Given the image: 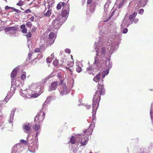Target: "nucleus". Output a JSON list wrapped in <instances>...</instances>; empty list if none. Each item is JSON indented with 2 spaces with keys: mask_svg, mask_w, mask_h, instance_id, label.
I'll return each mask as SVG.
<instances>
[{
  "mask_svg": "<svg viewBox=\"0 0 153 153\" xmlns=\"http://www.w3.org/2000/svg\"><path fill=\"white\" fill-rule=\"evenodd\" d=\"M97 87V90L95 92L92 100V107L93 110L97 109L99 105L101 95H104L105 93V90L104 88L103 84H100L99 82Z\"/></svg>",
  "mask_w": 153,
  "mask_h": 153,
  "instance_id": "nucleus-1",
  "label": "nucleus"
},
{
  "mask_svg": "<svg viewBox=\"0 0 153 153\" xmlns=\"http://www.w3.org/2000/svg\"><path fill=\"white\" fill-rule=\"evenodd\" d=\"M60 16L57 17L52 22V25L55 29H57L59 28L62 23H61Z\"/></svg>",
  "mask_w": 153,
  "mask_h": 153,
  "instance_id": "nucleus-2",
  "label": "nucleus"
},
{
  "mask_svg": "<svg viewBox=\"0 0 153 153\" xmlns=\"http://www.w3.org/2000/svg\"><path fill=\"white\" fill-rule=\"evenodd\" d=\"M70 5L68 4L65 5L62 10V17H65L67 16L69 12Z\"/></svg>",
  "mask_w": 153,
  "mask_h": 153,
  "instance_id": "nucleus-3",
  "label": "nucleus"
},
{
  "mask_svg": "<svg viewBox=\"0 0 153 153\" xmlns=\"http://www.w3.org/2000/svg\"><path fill=\"white\" fill-rule=\"evenodd\" d=\"M19 69H18L17 68H15L12 71L11 73V83H14L16 81V79L15 78L16 76L18 71Z\"/></svg>",
  "mask_w": 153,
  "mask_h": 153,
  "instance_id": "nucleus-4",
  "label": "nucleus"
},
{
  "mask_svg": "<svg viewBox=\"0 0 153 153\" xmlns=\"http://www.w3.org/2000/svg\"><path fill=\"white\" fill-rule=\"evenodd\" d=\"M5 32L9 31H12V33H10V35L12 36L13 34H15L17 30V28L15 26L8 27L4 29Z\"/></svg>",
  "mask_w": 153,
  "mask_h": 153,
  "instance_id": "nucleus-5",
  "label": "nucleus"
},
{
  "mask_svg": "<svg viewBox=\"0 0 153 153\" xmlns=\"http://www.w3.org/2000/svg\"><path fill=\"white\" fill-rule=\"evenodd\" d=\"M31 125L30 123L24 124L23 129L25 132L29 134L31 129Z\"/></svg>",
  "mask_w": 153,
  "mask_h": 153,
  "instance_id": "nucleus-6",
  "label": "nucleus"
},
{
  "mask_svg": "<svg viewBox=\"0 0 153 153\" xmlns=\"http://www.w3.org/2000/svg\"><path fill=\"white\" fill-rule=\"evenodd\" d=\"M20 144L18 143L15 145L13 148V150L11 153H18L17 149H20L21 151H22L23 149V147L20 146Z\"/></svg>",
  "mask_w": 153,
  "mask_h": 153,
  "instance_id": "nucleus-7",
  "label": "nucleus"
},
{
  "mask_svg": "<svg viewBox=\"0 0 153 153\" xmlns=\"http://www.w3.org/2000/svg\"><path fill=\"white\" fill-rule=\"evenodd\" d=\"M60 89L61 91H60V92L61 95H63L68 93L67 87L65 84H64L62 86Z\"/></svg>",
  "mask_w": 153,
  "mask_h": 153,
  "instance_id": "nucleus-8",
  "label": "nucleus"
},
{
  "mask_svg": "<svg viewBox=\"0 0 153 153\" xmlns=\"http://www.w3.org/2000/svg\"><path fill=\"white\" fill-rule=\"evenodd\" d=\"M57 82H54L52 83L51 85L49 86L48 91H51L52 90H55L57 88Z\"/></svg>",
  "mask_w": 153,
  "mask_h": 153,
  "instance_id": "nucleus-9",
  "label": "nucleus"
},
{
  "mask_svg": "<svg viewBox=\"0 0 153 153\" xmlns=\"http://www.w3.org/2000/svg\"><path fill=\"white\" fill-rule=\"evenodd\" d=\"M40 115V114L39 113L35 117L34 119V121L35 122H36L38 120L39 121V122H41L44 120L45 118V113L43 112L42 114V119H40L39 118Z\"/></svg>",
  "mask_w": 153,
  "mask_h": 153,
  "instance_id": "nucleus-10",
  "label": "nucleus"
},
{
  "mask_svg": "<svg viewBox=\"0 0 153 153\" xmlns=\"http://www.w3.org/2000/svg\"><path fill=\"white\" fill-rule=\"evenodd\" d=\"M49 39L51 42V44L54 42L56 36L55 33L52 32H51L49 35Z\"/></svg>",
  "mask_w": 153,
  "mask_h": 153,
  "instance_id": "nucleus-11",
  "label": "nucleus"
},
{
  "mask_svg": "<svg viewBox=\"0 0 153 153\" xmlns=\"http://www.w3.org/2000/svg\"><path fill=\"white\" fill-rule=\"evenodd\" d=\"M16 110V108H14L11 111V113L10 116V120H9L10 123H11L13 119V117Z\"/></svg>",
  "mask_w": 153,
  "mask_h": 153,
  "instance_id": "nucleus-12",
  "label": "nucleus"
},
{
  "mask_svg": "<svg viewBox=\"0 0 153 153\" xmlns=\"http://www.w3.org/2000/svg\"><path fill=\"white\" fill-rule=\"evenodd\" d=\"M109 68L106 69L105 71H103L102 73V82L103 81V79L104 78L105 76L107 75L109 72Z\"/></svg>",
  "mask_w": 153,
  "mask_h": 153,
  "instance_id": "nucleus-13",
  "label": "nucleus"
},
{
  "mask_svg": "<svg viewBox=\"0 0 153 153\" xmlns=\"http://www.w3.org/2000/svg\"><path fill=\"white\" fill-rule=\"evenodd\" d=\"M62 63L63 62L62 61L59 62L57 60H55L53 61V64L55 66H60L62 65Z\"/></svg>",
  "mask_w": 153,
  "mask_h": 153,
  "instance_id": "nucleus-14",
  "label": "nucleus"
},
{
  "mask_svg": "<svg viewBox=\"0 0 153 153\" xmlns=\"http://www.w3.org/2000/svg\"><path fill=\"white\" fill-rule=\"evenodd\" d=\"M97 109H94V110L93 109L92 113V121L94 125L95 123V120L96 119V110Z\"/></svg>",
  "mask_w": 153,
  "mask_h": 153,
  "instance_id": "nucleus-15",
  "label": "nucleus"
},
{
  "mask_svg": "<svg viewBox=\"0 0 153 153\" xmlns=\"http://www.w3.org/2000/svg\"><path fill=\"white\" fill-rule=\"evenodd\" d=\"M101 75L100 73H99L94 78L93 80L96 82H98L100 79Z\"/></svg>",
  "mask_w": 153,
  "mask_h": 153,
  "instance_id": "nucleus-16",
  "label": "nucleus"
},
{
  "mask_svg": "<svg viewBox=\"0 0 153 153\" xmlns=\"http://www.w3.org/2000/svg\"><path fill=\"white\" fill-rule=\"evenodd\" d=\"M20 28L22 30L21 32L23 33H26L27 30L25 27V25H22L20 26Z\"/></svg>",
  "mask_w": 153,
  "mask_h": 153,
  "instance_id": "nucleus-17",
  "label": "nucleus"
},
{
  "mask_svg": "<svg viewBox=\"0 0 153 153\" xmlns=\"http://www.w3.org/2000/svg\"><path fill=\"white\" fill-rule=\"evenodd\" d=\"M65 5V4L64 2H60L57 4L56 8L58 10L60 9L61 8L62 6L64 7Z\"/></svg>",
  "mask_w": 153,
  "mask_h": 153,
  "instance_id": "nucleus-18",
  "label": "nucleus"
},
{
  "mask_svg": "<svg viewBox=\"0 0 153 153\" xmlns=\"http://www.w3.org/2000/svg\"><path fill=\"white\" fill-rule=\"evenodd\" d=\"M137 13L136 12H134L133 14L129 15V19L130 20H133L134 19Z\"/></svg>",
  "mask_w": 153,
  "mask_h": 153,
  "instance_id": "nucleus-19",
  "label": "nucleus"
},
{
  "mask_svg": "<svg viewBox=\"0 0 153 153\" xmlns=\"http://www.w3.org/2000/svg\"><path fill=\"white\" fill-rule=\"evenodd\" d=\"M51 14V10H48L44 14V16L46 17H49Z\"/></svg>",
  "mask_w": 153,
  "mask_h": 153,
  "instance_id": "nucleus-20",
  "label": "nucleus"
},
{
  "mask_svg": "<svg viewBox=\"0 0 153 153\" xmlns=\"http://www.w3.org/2000/svg\"><path fill=\"white\" fill-rule=\"evenodd\" d=\"M87 71L89 74H93V73L90 71H93L94 70V68H87Z\"/></svg>",
  "mask_w": 153,
  "mask_h": 153,
  "instance_id": "nucleus-21",
  "label": "nucleus"
},
{
  "mask_svg": "<svg viewBox=\"0 0 153 153\" xmlns=\"http://www.w3.org/2000/svg\"><path fill=\"white\" fill-rule=\"evenodd\" d=\"M52 77V76L50 75L49 76L46 77V78L43 79L41 81L42 84L45 83L46 82V81L48 80L50 77Z\"/></svg>",
  "mask_w": 153,
  "mask_h": 153,
  "instance_id": "nucleus-22",
  "label": "nucleus"
},
{
  "mask_svg": "<svg viewBox=\"0 0 153 153\" xmlns=\"http://www.w3.org/2000/svg\"><path fill=\"white\" fill-rule=\"evenodd\" d=\"M40 126L35 124L33 127V129L35 131H38L40 128Z\"/></svg>",
  "mask_w": 153,
  "mask_h": 153,
  "instance_id": "nucleus-23",
  "label": "nucleus"
},
{
  "mask_svg": "<svg viewBox=\"0 0 153 153\" xmlns=\"http://www.w3.org/2000/svg\"><path fill=\"white\" fill-rule=\"evenodd\" d=\"M85 138L84 137L83 138H82V141L80 142L81 145L82 146H84L85 145L87 144V140H85L83 142L82 141L83 140V139H85Z\"/></svg>",
  "mask_w": 153,
  "mask_h": 153,
  "instance_id": "nucleus-24",
  "label": "nucleus"
},
{
  "mask_svg": "<svg viewBox=\"0 0 153 153\" xmlns=\"http://www.w3.org/2000/svg\"><path fill=\"white\" fill-rule=\"evenodd\" d=\"M88 131V133L89 134H91L92 131H93V130H92V129H90V128H89L88 130H84L83 131V132L84 133H86L87 132V131Z\"/></svg>",
  "mask_w": 153,
  "mask_h": 153,
  "instance_id": "nucleus-25",
  "label": "nucleus"
},
{
  "mask_svg": "<svg viewBox=\"0 0 153 153\" xmlns=\"http://www.w3.org/2000/svg\"><path fill=\"white\" fill-rule=\"evenodd\" d=\"M26 26L29 28H31L32 26V23L30 21L27 22L26 23Z\"/></svg>",
  "mask_w": 153,
  "mask_h": 153,
  "instance_id": "nucleus-26",
  "label": "nucleus"
},
{
  "mask_svg": "<svg viewBox=\"0 0 153 153\" xmlns=\"http://www.w3.org/2000/svg\"><path fill=\"white\" fill-rule=\"evenodd\" d=\"M25 74L26 73L25 72H24L22 74L21 78L22 80H24L26 79V75H25Z\"/></svg>",
  "mask_w": 153,
  "mask_h": 153,
  "instance_id": "nucleus-27",
  "label": "nucleus"
},
{
  "mask_svg": "<svg viewBox=\"0 0 153 153\" xmlns=\"http://www.w3.org/2000/svg\"><path fill=\"white\" fill-rule=\"evenodd\" d=\"M31 92V91L29 90V93H27V94H26V96L28 98L32 97V96H31L32 92L31 93H30Z\"/></svg>",
  "mask_w": 153,
  "mask_h": 153,
  "instance_id": "nucleus-28",
  "label": "nucleus"
},
{
  "mask_svg": "<svg viewBox=\"0 0 153 153\" xmlns=\"http://www.w3.org/2000/svg\"><path fill=\"white\" fill-rule=\"evenodd\" d=\"M52 99V97L49 96L48 97L46 100V101L45 102L47 103H48L50 101H51Z\"/></svg>",
  "mask_w": 153,
  "mask_h": 153,
  "instance_id": "nucleus-29",
  "label": "nucleus"
},
{
  "mask_svg": "<svg viewBox=\"0 0 153 153\" xmlns=\"http://www.w3.org/2000/svg\"><path fill=\"white\" fill-rule=\"evenodd\" d=\"M53 59V58H52L48 57L47 58L46 61L47 63L48 64L49 63H50L52 61V59Z\"/></svg>",
  "mask_w": 153,
  "mask_h": 153,
  "instance_id": "nucleus-30",
  "label": "nucleus"
},
{
  "mask_svg": "<svg viewBox=\"0 0 153 153\" xmlns=\"http://www.w3.org/2000/svg\"><path fill=\"white\" fill-rule=\"evenodd\" d=\"M47 103L46 102H45L44 104H43L42 106V110L43 111L44 109H45L47 108Z\"/></svg>",
  "mask_w": 153,
  "mask_h": 153,
  "instance_id": "nucleus-31",
  "label": "nucleus"
},
{
  "mask_svg": "<svg viewBox=\"0 0 153 153\" xmlns=\"http://www.w3.org/2000/svg\"><path fill=\"white\" fill-rule=\"evenodd\" d=\"M39 95V94L37 93H32V97L36 98L38 97Z\"/></svg>",
  "mask_w": 153,
  "mask_h": 153,
  "instance_id": "nucleus-32",
  "label": "nucleus"
},
{
  "mask_svg": "<svg viewBox=\"0 0 153 153\" xmlns=\"http://www.w3.org/2000/svg\"><path fill=\"white\" fill-rule=\"evenodd\" d=\"M70 142L72 144H75V140L74 138L72 137L70 140Z\"/></svg>",
  "mask_w": 153,
  "mask_h": 153,
  "instance_id": "nucleus-33",
  "label": "nucleus"
},
{
  "mask_svg": "<svg viewBox=\"0 0 153 153\" xmlns=\"http://www.w3.org/2000/svg\"><path fill=\"white\" fill-rule=\"evenodd\" d=\"M102 53L103 55H105V47H103L101 49Z\"/></svg>",
  "mask_w": 153,
  "mask_h": 153,
  "instance_id": "nucleus-34",
  "label": "nucleus"
},
{
  "mask_svg": "<svg viewBox=\"0 0 153 153\" xmlns=\"http://www.w3.org/2000/svg\"><path fill=\"white\" fill-rule=\"evenodd\" d=\"M27 89H26L25 90H24L23 91V92H22V95L21 94V95H22V96H24V95L26 96V94H27V93H28L29 92L28 91H27Z\"/></svg>",
  "mask_w": 153,
  "mask_h": 153,
  "instance_id": "nucleus-35",
  "label": "nucleus"
},
{
  "mask_svg": "<svg viewBox=\"0 0 153 153\" xmlns=\"http://www.w3.org/2000/svg\"><path fill=\"white\" fill-rule=\"evenodd\" d=\"M24 4V2L23 1H20L16 5L19 6H21Z\"/></svg>",
  "mask_w": 153,
  "mask_h": 153,
  "instance_id": "nucleus-36",
  "label": "nucleus"
},
{
  "mask_svg": "<svg viewBox=\"0 0 153 153\" xmlns=\"http://www.w3.org/2000/svg\"><path fill=\"white\" fill-rule=\"evenodd\" d=\"M32 34L30 32H29L27 33L25 36H26L27 38H30L31 37Z\"/></svg>",
  "mask_w": 153,
  "mask_h": 153,
  "instance_id": "nucleus-37",
  "label": "nucleus"
},
{
  "mask_svg": "<svg viewBox=\"0 0 153 153\" xmlns=\"http://www.w3.org/2000/svg\"><path fill=\"white\" fill-rule=\"evenodd\" d=\"M20 142L22 143H24L25 145H27L28 143L26 140H24L22 139L20 140Z\"/></svg>",
  "mask_w": 153,
  "mask_h": 153,
  "instance_id": "nucleus-38",
  "label": "nucleus"
},
{
  "mask_svg": "<svg viewBox=\"0 0 153 153\" xmlns=\"http://www.w3.org/2000/svg\"><path fill=\"white\" fill-rule=\"evenodd\" d=\"M81 68H76V71L78 73L80 72L81 71H83Z\"/></svg>",
  "mask_w": 153,
  "mask_h": 153,
  "instance_id": "nucleus-39",
  "label": "nucleus"
},
{
  "mask_svg": "<svg viewBox=\"0 0 153 153\" xmlns=\"http://www.w3.org/2000/svg\"><path fill=\"white\" fill-rule=\"evenodd\" d=\"M32 56V54L31 53H29L28 54V59L29 60H31L32 59L31 57Z\"/></svg>",
  "mask_w": 153,
  "mask_h": 153,
  "instance_id": "nucleus-40",
  "label": "nucleus"
},
{
  "mask_svg": "<svg viewBox=\"0 0 153 153\" xmlns=\"http://www.w3.org/2000/svg\"><path fill=\"white\" fill-rule=\"evenodd\" d=\"M126 24V21L125 20V19H124L123 20L122 24L121 25V28H122L123 26H124Z\"/></svg>",
  "mask_w": 153,
  "mask_h": 153,
  "instance_id": "nucleus-41",
  "label": "nucleus"
},
{
  "mask_svg": "<svg viewBox=\"0 0 153 153\" xmlns=\"http://www.w3.org/2000/svg\"><path fill=\"white\" fill-rule=\"evenodd\" d=\"M65 52L66 53L69 54L71 53V50L67 48L65 50Z\"/></svg>",
  "mask_w": 153,
  "mask_h": 153,
  "instance_id": "nucleus-42",
  "label": "nucleus"
},
{
  "mask_svg": "<svg viewBox=\"0 0 153 153\" xmlns=\"http://www.w3.org/2000/svg\"><path fill=\"white\" fill-rule=\"evenodd\" d=\"M40 51V49L39 48H36L34 50L35 53H39Z\"/></svg>",
  "mask_w": 153,
  "mask_h": 153,
  "instance_id": "nucleus-43",
  "label": "nucleus"
},
{
  "mask_svg": "<svg viewBox=\"0 0 153 153\" xmlns=\"http://www.w3.org/2000/svg\"><path fill=\"white\" fill-rule=\"evenodd\" d=\"M128 31V29L127 28H125L123 30V33H126Z\"/></svg>",
  "mask_w": 153,
  "mask_h": 153,
  "instance_id": "nucleus-44",
  "label": "nucleus"
},
{
  "mask_svg": "<svg viewBox=\"0 0 153 153\" xmlns=\"http://www.w3.org/2000/svg\"><path fill=\"white\" fill-rule=\"evenodd\" d=\"M24 12L25 13H31V11L29 9H27Z\"/></svg>",
  "mask_w": 153,
  "mask_h": 153,
  "instance_id": "nucleus-45",
  "label": "nucleus"
},
{
  "mask_svg": "<svg viewBox=\"0 0 153 153\" xmlns=\"http://www.w3.org/2000/svg\"><path fill=\"white\" fill-rule=\"evenodd\" d=\"M144 12V10L143 9H141L139 10V14H142Z\"/></svg>",
  "mask_w": 153,
  "mask_h": 153,
  "instance_id": "nucleus-46",
  "label": "nucleus"
},
{
  "mask_svg": "<svg viewBox=\"0 0 153 153\" xmlns=\"http://www.w3.org/2000/svg\"><path fill=\"white\" fill-rule=\"evenodd\" d=\"M12 7H9L7 5L5 7V9L6 10H7V9H12Z\"/></svg>",
  "mask_w": 153,
  "mask_h": 153,
  "instance_id": "nucleus-47",
  "label": "nucleus"
},
{
  "mask_svg": "<svg viewBox=\"0 0 153 153\" xmlns=\"http://www.w3.org/2000/svg\"><path fill=\"white\" fill-rule=\"evenodd\" d=\"M34 17L33 16H32L29 19L31 21L33 22L34 20Z\"/></svg>",
  "mask_w": 153,
  "mask_h": 153,
  "instance_id": "nucleus-48",
  "label": "nucleus"
},
{
  "mask_svg": "<svg viewBox=\"0 0 153 153\" xmlns=\"http://www.w3.org/2000/svg\"><path fill=\"white\" fill-rule=\"evenodd\" d=\"M40 89V86H38L35 90L36 92H37L39 91V90Z\"/></svg>",
  "mask_w": 153,
  "mask_h": 153,
  "instance_id": "nucleus-49",
  "label": "nucleus"
},
{
  "mask_svg": "<svg viewBox=\"0 0 153 153\" xmlns=\"http://www.w3.org/2000/svg\"><path fill=\"white\" fill-rule=\"evenodd\" d=\"M93 0H87V4H90L92 2Z\"/></svg>",
  "mask_w": 153,
  "mask_h": 153,
  "instance_id": "nucleus-50",
  "label": "nucleus"
},
{
  "mask_svg": "<svg viewBox=\"0 0 153 153\" xmlns=\"http://www.w3.org/2000/svg\"><path fill=\"white\" fill-rule=\"evenodd\" d=\"M12 9L15 12H18V11H19V10H18L16 9L15 8H14L13 7H12Z\"/></svg>",
  "mask_w": 153,
  "mask_h": 153,
  "instance_id": "nucleus-51",
  "label": "nucleus"
},
{
  "mask_svg": "<svg viewBox=\"0 0 153 153\" xmlns=\"http://www.w3.org/2000/svg\"><path fill=\"white\" fill-rule=\"evenodd\" d=\"M91 105H86V108L87 109H89L91 107Z\"/></svg>",
  "mask_w": 153,
  "mask_h": 153,
  "instance_id": "nucleus-52",
  "label": "nucleus"
},
{
  "mask_svg": "<svg viewBox=\"0 0 153 153\" xmlns=\"http://www.w3.org/2000/svg\"><path fill=\"white\" fill-rule=\"evenodd\" d=\"M9 100V99L8 98H7V96H6V97L5 98V100L6 101V103L7 102V101Z\"/></svg>",
  "mask_w": 153,
  "mask_h": 153,
  "instance_id": "nucleus-53",
  "label": "nucleus"
},
{
  "mask_svg": "<svg viewBox=\"0 0 153 153\" xmlns=\"http://www.w3.org/2000/svg\"><path fill=\"white\" fill-rule=\"evenodd\" d=\"M63 81L62 80H61L60 82H59V85H62V84Z\"/></svg>",
  "mask_w": 153,
  "mask_h": 153,
  "instance_id": "nucleus-54",
  "label": "nucleus"
},
{
  "mask_svg": "<svg viewBox=\"0 0 153 153\" xmlns=\"http://www.w3.org/2000/svg\"><path fill=\"white\" fill-rule=\"evenodd\" d=\"M39 61V60L38 59H35L33 60V61H35V63H37V62H38Z\"/></svg>",
  "mask_w": 153,
  "mask_h": 153,
  "instance_id": "nucleus-55",
  "label": "nucleus"
},
{
  "mask_svg": "<svg viewBox=\"0 0 153 153\" xmlns=\"http://www.w3.org/2000/svg\"><path fill=\"white\" fill-rule=\"evenodd\" d=\"M39 134V132H37L36 133V136H35V137H36H36H37V136H38V135Z\"/></svg>",
  "mask_w": 153,
  "mask_h": 153,
  "instance_id": "nucleus-56",
  "label": "nucleus"
},
{
  "mask_svg": "<svg viewBox=\"0 0 153 153\" xmlns=\"http://www.w3.org/2000/svg\"><path fill=\"white\" fill-rule=\"evenodd\" d=\"M18 151L17 152L18 153H19V152H20L22 151H21L20 149H17Z\"/></svg>",
  "mask_w": 153,
  "mask_h": 153,
  "instance_id": "nucleus-57",
  "label": "nucleus"
},
{
  "mask_svg": "<svg viewBox=\"0 0 153 153\" xmlns=\"http://www.w3.org/2000/svg\"><path fill=\"white\" fill-rule=\"evenodd\" d=\"M133 21H132L131 22V23H130L128 24L127 25V27L128 26H129L130 24H132L133 23Z\"/></svg>",
  "mask_w": 153,
  "mask_h": 153,
  "instance_id": "nucleus-58",
  "label": "nucleus"
},
{
  "mask_svg": "<svg viewBox=\"0 0 153 153\" xmlns=\"http://www.w3.org/2000/svg\"><path fill=\"white\" fill-rule=\"evenodd\" d=\"M51 57H54V55H53V54H52L51 55Z\"/></svg>",
  "mask_w": 153,
  "mask_h": 153,
  "instance_id": "nucleus-59",
  "label": "nucleus"
},
{
  "mask_svg": "<svg viewBox=\"0 0 153 153\" xmlns=\"http://www.w3.org/2000/svg\"><path fill=\"white\" fill-rule=\"evenodd\" d=\"M151 114H152V111H151V109L150 111V115H151V117H152Z\"/></svg>",
  "mask_w": 153,
  "mask_h": 153,
  "instance_id": "nucleus-60",
  "label": "nucleus"
},
{
  "mask_svg": "<svg viewBox=\"0 0 153 153\" xmlns=\"http://www.w3.org/2000/svg\"><path fill=\"white\" fill-rule=\"evenodd\" d=\"M35 139H36V140H37V141H38V138L37 137H36H36H35Z\"/></svg>",
  "mask_w": 153,
  "mask_h": 153,
  "instance_id": "nucleus-61",
  "label": "nucleus"
},
{
  "mask_svg": "<svg viewBox=\"0 0 153 153\" xmlns=\"http://www.w3.org/2000/svg\"><path fill=\"white\" fill-rule=\"evenodd\" d=\"M96 59H95V63L96 64Z\"/></svg>",
  "mask_w": 153,
  "mask_h": 153,
  "instance_id": "nucleus-62",
  "label": "nucleus"
},
{
  "mask_svg": "<svg viewBox=\"0 0 153 153\" xmlns=\"http://www.w3.org/2000/svg\"><path fill=\"white\" fill-rule=\"evenodd\" d=\"M71 58L72 59H73V56L72 55H71Z\"/></svg>",
  "mask_w": 153,
  "mask_h": 153,
  "instance_id": "nucleus-63",
  "label": "nucleus"
},
{
  "mask_svg": "<svg viewBox=\"0 0 153 153\" xmlns=\"http://www.w3.org/2000/svg\"><path fill=\"white\" fill-rule=\"evenodd\" d=\"M91 126H92L93 125H91V124L90 125V127H91Z\"/></svg>",
  "mask_w": 153,
  "mask_h": 153,
  "instance_id": "nucleus-64",
  "label": "nucleus"
}]
</instances>
